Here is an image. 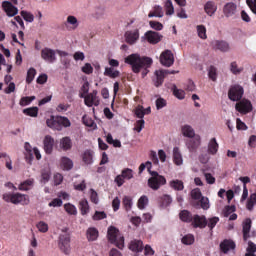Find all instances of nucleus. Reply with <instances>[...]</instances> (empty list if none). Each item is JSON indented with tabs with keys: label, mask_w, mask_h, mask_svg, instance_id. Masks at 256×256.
<instances>
[{
	"label": "nucleus",
	"mask_w": 256,
	"mask_h": 256,
	"mask_svg": "<svg viewBox=\"0 0 256 256\" xmlns=\"http://www.w3.org/2000/svg\"><path fill=\"white\" fill-rule=\"evenodd\" d=\"M246 254L245 256H255V253H256V245L255 243L249 241L248 242V247L246 249Z\"/></svg>",
	"instance_id": "48"
},
{
	"label": "nucleus",
	"mask_w": 256,
	"mask_h": 256,
	"mask_svg": "<svg viewBox=\"0 0 256 256\" xmlns=\"http://www.w3.org/2000/svg\"><path fill=\"white\" fill-rule=\"evenodd\" d=\"M251 225H252L251 218H246L242 224L244 241H247V239H249V237H251L249 235V233H251Z\"/></svg>",
	"instance_id": "19"
},
{
	"label": "nucleus",
	"mask_w": 256,
	"mask_h": 256,
	"mask_svg": "<svg viewBox=\"0 0 256 256\" xmlns=\"http://www.w3.org/2000/svg\"><path fill=\"white\" fill-rule=\"evenodd\" d=\"M36 227L40 231V233H47L49 231V225L43 221H40L36 225Z\"/></svg>",
	"instance_id": "61"
},
{
	"label": "nucleus",
	"mask_w": 256,
	"mask_h": 256,
	"mask_svg": "<svg viewBox=\"0 0 256 256\" xmlns=\"http://www.w3.org/2000/svg\"><path fill=\"white\" fill-rule=\"evenodd\" d=\"M147 205H149V198L145 195L141 196L138 199V203H137L138 209H145Z\"/></svg>",
	"instance_id": "45"
},
{
	"label": "nucleus",
	"mask_w": 256,
	"mask_h": 256,
	"mask_svg": "<svg viewBox=\"0 0 256 256\" xmlns=\"http://www.w3.org/2000/svg\"><path fill=\"white\" fill-rule=\"evenodd\" d=\"M93 221H101L107 219V214L104 211H96L92 216Z\"/></svg>",
	"instance_id": "58"
},
{
	"label": "nucleus",
	"mask_w": 256,
	"mask_h": 256,
	"mask_svg": "<svg viewBox=\"0 0 256 256\" xmlns=\"http://www.w3.org/2000/svg\"><path fill=\"white\" fill-rule=\"evenodd\" d=\"M60 165L64 171H71L73 169V160L68 157H62Z\"/></svg>",
	"instance_id": "31"
},
{
	"label": "nucleus",
	"mask_w": 256,
	"mask_h": 256,
	"mask_svg": "<svg viewBox=\"0 0 256 256\" xmlns=\"http://www.w3.org/2000/svg\"><path fill=\"white\" fill-rule=\"evenodd\" d=\"M122 205L126 211H131V208L133 207V198H131V196H124Z\"/></svg>",
	"instance_id": "38"
},
{
	"label": "nucleus",
	"mask_w": 256,
	"mask_h": 256,
	"mask_svg": "<svg viewBox=\"0 0 256 256\" xmlns=\"http://www.w3.org/2000/svg\"><path fill=\"white\" fill-rule=\"evenodd\" d=\"M24 149L26 151L25 153L26 163H28V165H31V163H33V148L31 147V144H29V142H26L24 145Z\"/></svg>",
	"instance_id": "26"
},
{
	"label": "nucleus",
	"mask_w": 256,
	"mask_h": 256,
	"mask_svg": "<svg viewBox=\"0 0 256 256\" xmlns=\"http://www.w3.org/2000/svg\"><path fill=\"white\" fill-rule=\"evenodd\" d=\"M67 25H72V29H77L79 27V20H77V17L73 15H69L66 19Z\"/></svg>",
	"instance_id": "44"
},
{
	"label": "nucleus",
	"mask_w": 256,
	"mask_h": 256,
	"mask_svg": "<svg viewBox=\"0 0 256 256\" xmlns=\"http://www.w3.org/2000/svg\"><path fill=\"white\" fill-rule=\"evenodd\" d=\"M79 209L81 211V215H87V213H89V202L87 199H83L79 202Z\"/></svg>",
	"instance_id": "39"
},
{
	"label": "nucleus",
	"mask_w": 256,
	"mask_h": 256,
	"mask_svg": "<svg viewBox=\"0 0 256 256\" xmlns=\"http://www.w3.org/2000/svg\"><path fill=\"white\" fill-rule=\"evenodd\" d=\"M243 93H245L243 86L237 84L233 85L228 91V99H230V101H241V99H243Z\"/></svg>",
	"instance_id": "6"
},
{
	"label": "nucleus",
	"mask_w": 256,
	"mask_h": 256,
	"mask_svg": "<svg viewBox=\"0 0 256 256\" xmlns=\"http://www.w3.org/2000/svg\"><path fill=\"white\" fill-rule=\"evenodd\" d=\"M64 209L68 215H77V207L71 203H66Z\"/></svg>",
	"instance_id": "47"
},
{
	"label": "nucleus",
	"mask_w": 256,
	"mask_h": 256,
	"mask_svg": "<svg viewBox=\"0 0 256 256\" xmlns=\"http://www.w3.org/2000/svg\"><path fill=\"white\" fill-rule=\"evenodd\" d=\"M145 37L148 43H151V45H157V43H159L161 39H163V35L151 30L145 33Z\"/></svg>",
	"instance_id": "18"
},
{
	"label": "nucleus",
	"mask_w": 256,
	"mask_h": 256,
	"mask_svg": "<svg viewBox=\"0 0 256 256\" xmlns=\"http://www.w3.org/2000/svg\"><path fill=\"white\" fill-rule=\"evenodd\" d=\"M160 63L164 67H171L173 63H175V57L173 56V52L171 50H165L160 55Z\"/></svg>",
	"instance_id": "10"
},
{
	"label": "nucleus",
	"mask_w": 256,
	"mask_h": 256,
	"mask_svg": "<svg viewBox=\"0 0 256 256\" xmlns=\"http://www.w3.org/2000/svg\"><path fill=\"white\" fill-rule=\"evenodd\" d=\"M35 101V96H25L20 99L21 107H27V105H31V102Z\"/></svg>",
	"instance_id": "51"
},
{
	"label": "nucleus",
	"mask_w": 256,
	"mask_h": 256,
	"mask_svg": "<svg viewBox=\"0 0 256 256\" xmlns=\"http://www.w3.org/2000/svg\"><path fill=\"white\" fill-rule=\"evenodd\" d=\"M90 200L94 205L99 204V194H97V191L94 189H90Z\"/></svg>",
	"instance_id": "60"
},
{
	"label": "nucleus",
	"mask_w": 256,
	"mask_h": 256,
	"mask_svg": "<svg viewBox=\"0 0 256 256\" xmlns=\"http://www.w3.org/2000/svg\"><path fill=\"white\" fill-rule=\"evenodd\" d=\"M219 223V217H212L207 220V227H209L210 231H213L215 229V226Z\"/></svg>",
	"instance_id": "53"
},
{
	"label": "nucleus",
	"mask_w": 256,
	"mask_h": 256,
	"mask_svg": "<svg viewBox=\"0 0 256 256\" xmlns=\"http://www.w3.org/2000/svg\"><path fill=\"white\" fill-rule=\"evenodd\" d=\"M246 4L248 5L250 11L256 15V0H246Z\"/></svg>",
	"instance_id": "64"
},
{
	"label": "nucleus",
	"mask_w": 256,
	"mask_h": 256,
	"mask_svg": "<svg viewBox=\"0 0 256 256\" xmlns=\"http://www.w3.org/2000/svg\"><path fill=\"white\" fill-rule=\"evenodd\" d=\"M23 113L28 117H37L39 115V108L38 107L25 108L23 110Z\"/></svg>",
	"instance_id": "37"
},
{
	"label": "nucleus",
	"mask_w": 256,
	"mask_h": 256,
	"mask_svg": "<svg viewBox=\"0 0 256 256\" xmlns=\"http://www.w3.org/2000/svg\"><path fill=\"white\" fill-rule=\"evenodd\" d=\"M236 111L241 113L242 115H247V113H251L253 111V105L249 100H241L235 105Z\"/></svg>",
	"instance_id": "9"
},
{
	"label": "nucleus",
	"mask_w": 256,
	"mask_h": 256,
	"mask_svg": "<svg viewBox=\"0 0 256 256\" xmlns=\"http://www.w3.org/2000/svg\"><path fill=\"white\" fill-rule=\"evenodd\" d=\"M84 103L87 107H98L99 105V98L97 97V90L92 91L91 93L87 94L84 97Z\"/></svg>",
	"instance_id": "16"
},
{
	"label": "nucleus",
	"mask_w": 256,
	"mask_h": 256,
	"mask_svg": "<svg viewBox=\"0 0 256 256\" xmlns=\"http://www.w3.org/2000/svg\"><path fill=\"white\" fill-rule=\"evenodd\" d=\"M230 71L233 75H239L240 73H243V68H239L237 62H232L230 64Z\"/></svg>",
	"instance_id": "55"
},
{
	"label": "nucleus",
	"mask_w": 256,
	"mask_h": 256,
	"mask_svg": "<svg viewBox=\"0 0 256 256\" xmlns=\"http://www.w3.org/2000/svg\"><path fill=\"white\" fill-rule=\"evenodd\" d=\"M192 225L194 229H205V227H207V217H205V215H194L192 218Z\"/></svg>",
	"instance_id": "14"
},
{
	"label": "nucleus",
	"mask_w": 256,
	"mask_h": 256,
	"mask_svg": "<svg viewBox=\"0 0 256 256\" xmlns=\"http://www.w3.org/2000/svg\"><path fill=\"white\" fill-rule=\"evenodd\" d=\"M190 195H191L192 199H194L195 201H199L203 197V194L201 193V189H199V188L193 189L190 192Z\"/></svg>",
	"instance_id": "56"
},
{
	"label": "nucleus",
	"mask_w": 256,
	"mask_h": 256,
	"mask_svg": "<svg viewBox=\"0 0 256 256\" xmlns=\"http://www.w3.org/2000/svg\"><path fill=\"white\" fill-rule=\"evenodd\" d=\"M173 161L175 165H183V156L179 151V147H174L173 149Z\"/></svg>",
	"instance_id": "30"
},
{
	"label": "nucleus",
	"mask_w": 256,
	"mask_h": 256,
	"mask_svg": "<svg viewBox=\"0 0 256 256\" xmlns=\"http://www.w3.org/2000/svg\"><path fill=\"white\" fill-rule=\"evenodd\" d=\"M166 15H173L175 13V8L173 7V2L171 0H167L165 2Z\"/></svg>",
	"instance_id": "59"
},
{
	"label": "nucleus",
	"mask_w": 256,
	"mask_h": 256,
	"mask_svg": "<svg viewBox=\"0 0 256 256\" xmlns=\"http://www.w3.org/2000/svg\"><path fill=\"white\" fill-rule=\"evenodd\" d=\"M2 9L6 13L7 17H15L19 13V9L13 6V3L9 1L2 2Z\"/></svg>",
	"instance_id": "15"
},
{
	"label": "nucleus",
	"mask_w": 256,
	"mask_h": 256,
	"mask_svg": "<svg viewBox=\"0 0 256 256\" xmlns=\"http://www.w3.org/2000/svg\"><path fill=\"white\" fill-rule=\"evenodd\" d=\"M200 145H201V136L199 135L193 136L186 142V147L187 149H189L190 153H195V151L199 149Z\"/></svg>",
	"instance_id": "12"
},
{
	"label": "nucleus",
	"mask_w": 256,
	"mask_h": 256,
	"mask_svg": "<svg viewBox=\"0 0 256 256\" xmlns=\"http://www.w3.org/2000/svg\"><path fill=\"white\" fill-rule=\"evenodd\" d=\"M62 206H63V200H61V198H54L48 204V207H62Z\"/></svg>",
	"instance_id": "63"
},
{
	"label": "nucleus",
	"mask_w": 256,
	"mask_h": 256,
	"mask_svg": "<svg viewBox=\"0 0 256 256\" xmlns=\"http://www.w3.org/2000/svg\"><path fill=\"white\" fill-rule=\"evenodd\" d=\"M87 241L93 242L99 239V230L95 227H90L86 230Z\"/></svg>",
	"instance_id": "20"
},
{
	"label": "nucleus",
	"mask_w": 256,
	"mask_h": 256,
	"mask_svg": "<svg viewBox=\"0 0 256 256\" xmlns=\"http://www.w3.org/2000/svg\"><path fill=\"white\" fill-rule=\"evenodd\" d=\"M53 145H55V140L51 136H46L44 139V151L48 155L53 153Z\"/></svg>",
	"instance_id": "22"
},
{
	"label": "nucleus",
	"mask_w": 256,
	"mask_h": 256,
	"mask_svg": "<svg viewBox=\"0 0 256 256\" xmlns=\"http://www.w3.org/2000/svg\"><path fill=\"white\" fill-rule=\"evenodd\" d=\"M175 73H179V71L176 72V71H169V70H156L155 71L156 79L153 80L155 87H161V85H163L166 75H175Z\"/></svg>",
	"instance_id": "8"
},
{
	"label": "nucleus",
	"mask_w": 256,
	"mask_h": 256,
	"mask_svg": "<svg viewBox=\"0 0 256 256\" xmlns=\"http://www.w3.org/2000/svg\"><path fill=\"white\" fill-rule=\"evenodd\" d=\"M33 183L34 182L32 179L25 180L18 186V189H19V191H29V189H31V187H33Z\"/></svg>",
	"instance_id": "40"
},
{
	"label": "nucleus",
	"mask_w": 256,
	"mask_h": 256,
	"mask_svg": "<svg viewBox=\"0 0 256 256\" xmlns=\"http://www.w3.org/2000/svg\"><path fill=\"white\" fill-rule=\"evenodd\" d=\"M108 241L110 243H117V237H119V229L115 226H110L107 232Z\"/></svg>",
	"instance_id": "21"
},
{
	"label": "nucleus",
	"mask_w": 256,
	"mask_h": 256,
	"mask_svg": "<svg viewBox=\"0 0 256 256\" xmlns=\"http://www.w3.org/2000/svg\"><path fill=\"white\" fill-rule=\"evenodd\" d=\"M217 151H219V144L217 143V139L212 138L208 144V153L210 155H216Z\"/></svg>",
	"instance_id": "32"
},
{
	"label": "nucleus",
	"mask_w": 256,
	"mask_h": 256,
	"mask_svg": "<svg viewBox=\"0 0 256 256\" xmlns=\"http://www.w3.org/2000/svg\"><path fill=\"white\" fill-rule=\"evenodd\" d=\"M169 187H171L173 191H183V189H185V184L182 180L174 179L169 182Z\"/></svg>",
	"instance_id": "27"
},
{
	"label": "nucleus",
	"mask_w": 256,
	"mask_h": 256,
	"mask_svg": "<svg viewBox=\"0 0 256 256\" xmlns=\"http://www.w3.org/2000/svg\"><path fill=\"white\" fill-rule=\"evenodd\" d=\"M179 217L184 223H192L193 221V214H191V212L188 210H182L179 214Z\"/></svg>",
	"instance_id": "34"
},
{
	"label": "nucleus",
	"mask_w": 256,
	"mask_h": 256,
	"mask_svg": "<svg viewBox=\"0 0 256 256\" xmlns=\"http://www.w3.org/2000/svg\"><path fill=\"white\" fill-rule=\"evenodd\" d=\"M125 63L131 65L133 73H140L141 69H143L142 77H147L149 67L153 65V59L141 57L139 54H131L125 58Z\"/></svg>",
	"instance_id": "1"
},
{
	"label": "nucleus",
	"mask_w": 256,
	"mask_h": 256,
	"mask_svg": "<svg viewBox=\"0 0 256 256\" xmlns=\"http://www.w3.org/2000/svg\"><path fill=\"white\" fill-rule=\"evenodd\" d=\"M46 124L55 131H62L63 127H71V121L65 116H52L46 120Z\"/></svg>",
	"instance_id": "2"
},
{
	"label": "nucleus",
	"mask_w": 256,
	"mask_h": 256,
	"mask_svg": "<svg viewBox=\"0 0 256 256\" xmlns=\"http://www.w3.org/2000/svg\"><path fill=\"white\" fill-rule=\"evenodd\" d=\"M129 249L134 253H141V251H143V241L132 240L129 244Z\"/></svg>",
	"instance_id": "24"
},
{
	"label": "nucleus",
	"mask_w": 256,
	"mask_h": 256,
	"mask_svg": "<svg viewBox=\"0 0 256 256\" xmlns=\"http://www.w3.org/2000/svg\"><path fill=\"white\" fill-rule=\"evenodd\" d=\"M151 177L148 179V187L153 191H159L163 185H167V179L165 176L159 174V172H151Z\"/></svg>",
	"instance_id": "4"
},
{
	"label": "nucleus",
	"mask_w": 256,
	"mask_h": 256,
	"mask_svg": "<svg viewBox=\"0 0 256 256\" xmlns=\"http://www.w3.org/2000/svg\"><path fill=\"white\" fill-rule=\"evenodd\" d=\"M61 147L64 149V151H69L71 147H73V143L71 142V138L69 137H64L61 139Z\"/></svg>",
	"instance_id": "41"
},
{
	"label": "nucleus",
	"mask_w": 256,
	"mask_h": 256,
	"mask_svg": "<svg viewBox=\"0 0 256 256\" xmlns=\"http://www.w3.org/2000/svg\"><path fill=\"white\" fill-rule=\"evenodd\" d=\"M21 16L28 23H33V21H35V16L31 12L21 11Z\"/></svg>",
	"instance_id": "57"
},
{
	"label": "nucleus",
	"mask_w": 256,
	"mask_h": 256,
	"mask_svg": "<svg viewBox=\"0 0 256 256\" xmlns=\"http://www.w3.org/2000/svg\"><path fill=\"white\" fill-rule=\"evenodd\" d=\"M104 75L111 77V79H117L119 77V71L113 70V68H106Z\"/></svg>",
	"instance_id": "49"
},
{
	"label": "nucleus",
	"mask_w": 256,
	"mask_h": 256,
	"mask_svg": "<svg viewBox=\"0 0 256 256\" xmlns=\"http://www.w3.org/2000/svg\"><path fill=\"white\" fill-rule=\"evenodd\" d=\"M124 37L128 45H135L139 41V29L126 31Z\"/></svg>",
	"instance_id": "13"
},
{
	"label": "nucleus",
	"mask_w": 256,
	"mask_h": 256,
	"mask_svg": "<svg viewBox=\"0 0 256 256\" xmlns=\"http://www.w3.org/2000/svg\"><path fill=\"white\" fill-rule=\"evenodd\" d=\"M56 53L55 50L46 47L41 50V57L47 63H55L57 61Z\"/></svg>",
	"instance_id": "11"
},
{
	"label": "nucleus",
	"mask_w": 256,
	"mask_h": 256,
	"mask_svg": "<svg viewBox=\"0 0 256 256\" xmlns=\"http://www.w3.org/2000/svg\"><path fill=\"white\" fill-rule=\"evenodd\" d=\"M236 247L235 241L231 239H225L220 243V251L224 254L229 253V251H235Z\"/></svg>",
	"instance_id": "17"
},
{
	"label": "nucleus",
	"mask_w": 256,
	"mask_h": 256,
	"mask_svg": "<svg viewBox=\"0 0 256 256\" xmlns=\"http://www.w3.org/2000/svg\"><path fill=\"white\" fill-rule=\"evenodd\" d=\"M196 29L200 39H207V28L204 25H198Z\"/></svg>",
	"instance_id": "46"
},
{
	"label": "nucleus",
	"mask_w": 256,
	"mask_h": 256,
	"mask_svg": "<svg viewBox=\"0 0 256 256\" xmlns=\"http://www.w3.org/2000/svg\"><path fill=\"white\" fill-rule=\"evenodd\" d=\"M204 11L209 15V17H213V15H215V12L217 11V6L215 5V2L208 1L204 6Z\"/></svg>",
	"instance_id": "28"
},
{
	"label": "nucleus",
	"mask_w": 256,
	"mask_h": 256,
	"mask_svg": "<svg viewBox=\"0 0 256 256\" xmlns=\"http://www.w3.org/2000/svg\"><path fill=\"white\" fill-rule=\"evenodd\" d=\"M134 115L138 118V119H143L145 117V112H144V107L142 105H138L135 109H134Z\"/></svg>",
	"instance_id": "52"
},
{
	"label": "nucleus",
	"mask_w": 256,
	"mask_h": 256,
	"mask_svg": "<svg viewBox=\"0 0 256 256\" xmlns=\"http://www.w3.org/2000/svg\"><path fill=\"white\" fill-rule=\"evenodd\" d=\"M2 199L6 203H12L13 205H29V196L25 194L17 193H4Z\"/></svg>",
	"instance_id": "3"
},
{
	"label": "nucleus",
	"mask_w": 256,
	"mask_h": 256,
	"mask_svg": "<svg viewBox=\"0 0 256 256\" xmlns=\"http://www.w3.org/2000/svg\"><path fill=\"white\" fill-rule=\"evenodd\" d=\"M35 75H37V70H35V68H30L27 71L26 83L28 85H31V83H33V79H35Z\"/></svg>",
	"instance_id": "43"
},
{
	"label": "nucleus",
	"mask_w": 256,
	"mask_h": 256,
	"mask_svg": "<svg viewBox=\"0 0 256 256\" xmlns=\"http://www.w3.org/2000/svg\"><path fill=\"white\" fill-rule=\"evenodd\" d=\"M183 245H193L195 243V236L187 234L182 238Z\"/></svg>",
	"instance_id": "50"
},
{
	"label": "nucleus",
	"mask_w": 256,
	"mask_h": 256,
	"mask_svg": "<svg viewBox=\"0 0 256 256\" xmlns=\"http://www.w3.org/2000/svg\"><path fill=\"white\" fill-rule=\"evenodd\" d=\"M214 49H218V51H221L222 53H227L231 47L227 43V41L223 40H216L214 41Z\"/></svg>",
	"instance_id": "23"
},
{
	"label": "nucleus",
	"mask_w": 256,
	"mask_h": 256,
	"mask_svg": "<svg viewBox=\"0 0 256 256\" xmlns=\"http://www.w3.org/2000/svg\"><path fill=\"white\" fill-rule=\"evenodd\" d=\"M173 95L176 97V99L183 100L185 99V91L182 89H178L176 85H173L172 87Z\"/></svg>",
	"instance_id": "42"
},
{
	"label": "nucleus",
	"mask_w": 256,
	"mask_h": 256,
	"mask_svg": "<svg viewBox=\"0 0 256 256\" xmlns=\"http://www.w3.org/2000/svg\"><path fill=\"white\" fill-rule=\"evenodd\" d=\"M149 25H150L151 29H154L155 31H162L163 30V24L161 22L150 21Z\"/></svg>",
	"instance_id": "62"
},
{
	"label": "nucleus",
	"mask_w": 256,
	"mask_h": 256,
	"mask_svg": "<svg viewBox=\"0 0 256 256\" xmlns=\"http://www.w3.org/2000/svg\"><path fill=\"white\" fill-rule=\"evenodd\" d=\"M93 150H86L84 153H82V161L85 163V165H91L93 164Z\"/></svg>",
	"instance_id": "29"
},
{
	"label": "nucleus",
	"mask_w": 256,
	"mask_h": 256,
	"mask_svg": "<svg viewBox=\"0 0 256 256\" xmlns=\"http://www.w3.org/2000/svg\"><path fill=\"white\" fill-rule=\"evenodd\" d=\"M235 11H237V5L233 2H229L224 6L223 12L226 17H232L235 15Z\"/></svg>",
	"instance_id": "25"
},
{
	"label": "nucleus",
	"mask_w": 256,
	"mask_h": 256,
	"mask_svg": "<svg viewBox=\"0 0 256 256\" xmlns=\"http://www.w3.org/2000/svg\"><path fill=\"white\" fill-rule=\"evenodd\" d=\"M182 134L184 137H188L189 139L197 137V135H195V130L190 125L182 126Z\"/></svg>",
	"instance_id": "33"
},
{
	"label": "nucleus",
	"mask_w": 256,
	"mask_h": 256,
	"mask_svg": "<svg viewBox=\"0 0 256 256\" xmlns=\"http://www.w3.org/2000/svg\"><path fill=\"white\" fill-rule=\"evenodd\" d=\"M58 247L64 255L71 253V235H69V233L59 235Z\"/></svg>",
	"instance_id": "5"
},
{
	"label": "nucleus",
	"mask_w": 256,
	"mask_h": 256,
	"mask_svg": "<svg viewBox=\"0 0 256 256\" xmlns=\"http://www.w3.org/2000/svg\"><path fill=\"white\" fill-rule=\"evenodd\" d=\"M159 203L161 207H169L173 203V199L169 195L164 194L159 198Z\"/></svg>",
	"instance_id": "36"
},
{
	"label": "nucleus",
	"mask_w": 256,
	"mask_h": 256,
	"mask_svg": "<svg viewBox=\"0 0 256 256\" xmlns=\"http://www.w3.org/2000/svg\"><path fill=\"white\" fill-rule=\"evenodd\" d=\"M82 123L86 126V127H92V129H97V124L95 123V121L89 117L88 115H84L82 117Z\"/></svg>",
	"instance_id": "35"
},
{
	"label": "nucleus",
	"mask_w": 256,
	"mask_h": 256,
	"mask_svg": "<svg viewBox=\"0 0 256 256\" xmlns=\"http://www.w3.org/2000/svg\"><path fill=\"white\" fill-rule=\"evenodd\" d=\"M208 77L211 79V81H217V68L215 66L209 67Z\"/></svg>",
	"instance_id": "54"
},
{
	"label": "nucleus",
	"mask_w": 256,
	"mask_h": 256,
	"mask_svg": "<svg viewBox=\"0 0 256 256\" xmlns=\"http://www.w3.org/2000/svg\"><path fill=\"white\" fill-rule=\"evenodd\" d=\"M125 179L127 181L133 179V170L130 168L123 169L120 175L115 177V183L118 187H123L125 184Z\"/></svg>",
	"instance_id": "7"
}]
</instances>
